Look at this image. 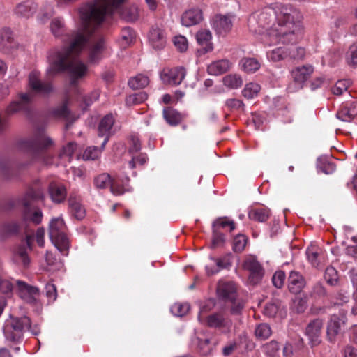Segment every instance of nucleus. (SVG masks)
I'll use <instances>...</instances> for the list:
<instances>
[{"label":"nucleus","instance_id":"obj_1","mask_svg":"<svg viewBox=\"0 0 357 357\" xmlns=\"http://www.w3.org/2000/svg\"><path fill=\"white\" fill-rule=\"evenodd\" d=\"M125 0H93L79 8L81 26L73 33L68 47L53 52L49 56V76L67 70L70 79H79L87 72L86 65L76 59V56L93 39V33L107 16Z\"/></svg>","mask_w":357,"mask_h":357},{"label":"nucleus","instance_id":"obj_2","mask_svg":"<svg viewBox=\"0 0 357 357\" xmlns=\"http://www.w3.org/2000/svg\"><path fill=\"white\" fill-rule=\"evenodd\" d=\"M301 12L291 5L275 3L254 13L248 23L251 31L259 33L266 45L295 43L303 31Z\"/></svg>","mask_w":357,"mask_h":357},{"label":"nucleus","instance_id":"obj_3","mask_svg":"<svg viewBox=\"0 0 357 357\" xmlns=\"http://www.w3.org/2000/svg\"><path fill=\"white\" fill-rule=\"evenodd\" d=\"M67 227L61 217L54 218L49 224V237L54 245L63 255H68L69 240L66 236Z\"/></svg>","mask_w":357,"mask_h":357},{"label":"nucleus","instance_id":"obj_4","mask_svg":"<svg viewBox=\"0 0 357 357\" xmlns=\"http://www.w3.org/2000/svg\"><path fill=\"white\" fill-rule=\"evenodd\" d=\"M31 326V320L27 317L10 318L6 320L3 326V333L7 341L20 342L22 340L25 330Z\"/></svg>","mask_w":357,"mask_h":357},{"label":"nucleus","instance_id":"obj_5","mask_svg":"<svg viewBox=\"0 0 357 357\" xmlns=\"http://www.w3.org/2000/svg\"><path fill=\"white\" fill-rule=\"evenodd\" d=\"M129 178L116 177H111L108 174L104 173L98 175L94 179V184L96 188L104 189L107 187L110 188L112 193L116 195H121L125 191V185L128 182Z\"/></svg>","mask_w":357,"mask_h":357},{"label":"nucleus","instance_id":"obj_6","mask_svg":"<svg viewBox=\"0 0 357 357\" xmlns=\"http://www.w3.org/2000/svg\"><path fill=\"white\" fill-rule=\"evenodd\" d=\"M43 197V194L40 190L29 189L27 190L22 199V203L26 208L24 213V218L26 221H31L35 224H38L41 222L43 217L42 211L40 209L31 210L29 208V206L31 201L41 199Z\"/></svg>","mask_w":357,"mask_h":357},{"label":"nucleus","instance_id":"obj_7","mask_svg":"<svg viewBox=\"0 0 357 357\" xmlns=\"http://www.w3.org/2000/svg\"><path fill=\"white\" fill-rule=\"evenodd\" d=\"M336 213L340 224L349 223L351 220V198L349 194L344 195L341 187H340L339 195L336 202Z\"/></svg>","mask_w":357,"mask_h":357},{"label":"nucleus","instance_id":"obj_8","mask_svg":"<svg viewBox=\"0 0 357 357\" xmlns=\"http://www.w3.org/2000/svg\"><path fill=\"white\" fill-rule=\"evenodd\" d=\"M204 307H203L198 316L199 321L211 328H218L229 330L231 326V321L225 317L221 312L213 313L206 318L204 317L203 313Z\"/></svg>","mask_w":357,"mask_h":357},{"label":"nucleus","instance_id":"obj_9","mask_svg":"<svg viewBox=\"0 0 357 357\" xmlns=\"http://www.w3.org/2000/svg\"><path fill=\"white\" fill-rule=\"evenodd\" d=\"M53 144V140L45 132L38 134L32 140L26 142L30 153L36 157L42 155Z\"/></svg>","mask_w":357,"mask_h":357},{"label":"nucleus","instance_id":"obj_10","mask_svg":"<svg viewBox=\"0 0 357 357\" xmlns=\"http://www.w3.org/2000/svg\"><path fill=\"white\" fill-rule=\"evenodd\" d=\"M234 19V15L231 13L217 14L211 20V24L217 34L225 36L231 30Z\"/></svg>","mask_w":357,"mask_h":357},{"label":"nucleus","instance_id":"obj_11","mask_svg":"<svg viewBox=\"0 0 357 357\" xmlns=\"http://www.w3.org/2000/svg\"><path fill=\"white\" fill-rule=\"evenodd\" d=\"M196 40L200 48L197 50V54L199 56L204 55L213 50V45L212 43V33L211 31L206 28H201L195 35Z\"/></svg>","mask_w":357,"mask_h":357},{"label":"nucleus","instance_id":"obj_12","mask_svg":"<svg viewBox=\"0 0 357 357\" xmlns=\"http://www.w3.org/2000/svg\"><path fill=\"white\" fill-rule=\"evenodd\" d=\"M185 76V70L183 67L173 68H165L160 74V78L163 83L170 85L181 84Z\"/></svg>","mask_w":357,"mask_h":357},{"label":"nucleus","instance_id":"obj_13","mask_svg":"<svg viewBox=\"0 0 357 357\" xmlns=\"http://www.w3.org/2000/svg\"><path fill=\"white\" fill-rule=\"evenodd\" d=\"M243 266L250 272L249 282L253 284H257L262 278L263 270L255 258L248 257L243 262Z\"/></svg>","mask_w":357,"mask_h":357},{"label":"nucleus","instance_id":"obj_14","mask_svg":"<svg viewBox=\"0 0 357 357\" xmlns=\"http://www.w3.org/2000/svg\"><path fill=\"white\" fill-rule=\"evenodd\" d=\"M357 114V102H353V107L351 109L345 107L344 109L336 114V131L347 128L349 123Z\"/></svg>","mask_w":357,"mask_h":357},{"label":"nucleus","instance_id":"obj_15","mask_svg":"<svg viewBox=\"0 0 357 357\" xmlns=\"http://www.w3.org/2000/svg\"><path fill=\"white\" fill-rule=\"evenodd\" d=\"M18 294L24 301L29 303H36L40 292L38 288L29 286L24 282L17 281Z\"/></svg>","mask_w":357,"mask_h":357},{"label":"nucleus","instance_id":"obj_16","mask_svg":"<svg viewBox=\"0 0 357 357\" xmlns=\"http://www.w3.org/2000/svg\"><path fill=\"white\" fill-rule=\"evenodd\" d=\"M237 287L231 281L221 280L217 286V294L219 298L225 301H233L236 296Z\"/></svg>","mask_w":357,"mask_h":357},{"label":"nucleus","instance_id":"obj_17","mask_svg":"<svg viewBox=\"0 0 357 357\" xmlns=\"http://www.w3.org/2000/svg\"><path fill=\"white\" fill-rule=\"evenodd\" d=\"M29 84L31 89L41 95H47L52 91V86L50 83L42 82L40 79V73L32 71L29 76Z\"/></svg>","mask_w":357,"mask_h":357},{"label":"nucleus","instance_id":"obj_18","mask_svg":"<svg viewBox=\"0 0 357 357\" xmlns=\"http://www.w3.org/2000/svg\"><path fill=\"white\" fill-rule=\"evenodd\" d=\"M203 19L202 10L199 8H192L183 13L181 24L189 27L200 23Z\"/></svg>","mask_w":357,"mask_h":357},{"label":"nucleus","instance_id":"obj_19","mask_svg":"<svg viewBox=\"0 0 357 357\" xmlns=\"http://www.w3.org/2000/svg\"><path fill=\"white\" fill-rule=\"evenodd\" d=\"M351 82L349 79H340L336 82V103L344 104L351 100L352 96L348 90Z\"/></svg>","mask_w":357,"mask_h":357},{"label":"nucleus","instance_id":"obj_20","mask_svg":"<svg viewBox=\"0 0 357 357\" xmlns=\"http://www.w3.org/2000/svg\"><path fill=\"white\" fill-rule=\"evenodd\" d=\"M149 41L150 45L155 50L163 49L167 43V38L165 31L160 28H153L149 35Z\"/></svg>","mask_w":357,"mask_h":357},{"label":"nucleus","instance_id":"obj_21","mask_svg":"<svg viewBox=\"0 0 357 357\" xmlns=\"http://www.w3.org/2000/svg\"><path fill=\"white\" fill-rule=\"evenodd\" d=\"M314 72V67L312 65H303L295 68L291 71V76L295 82L300 86L311 76Z\"/></svg>","mask_w":357,"mask_h":357},{"label":"nucleus","instance_id":"obj_22","mask_svg":"<svg viewBox=\"0 0 357 357\" xmlns=\"http://www.w3.org/2000/svg\"><path fill=\"white\" fill-rule=\"evenodd\" d=\"M231 266V262L228 258L215 259L210 257L208 262L206 265V274L210 276L219 272L220 269L227 268Z\"/></svg>","mask_w":357,"mask_h":357},{"label":"nucleus","instance_id":"obj_23","mask_svg":"<svg viewBox=\"0 0 357 357\" xmlns=\"http://www.w3.org/2000/svg\"><path fill=\"white\" fill-rule=\"evenodd\" d=\"M114 123V116L112 114H107L102 119L99 123L98 135L105 137L102 143V148H105V144L108 142L109 136L112 133Z\"/></svg>","mask_w":357,"mask_h":357},{"label":"nucleus","instance_id":"obj_24","mask_svg":"<svg viewBox=\"0 0 357 357\" xmlns=\"http://www.w3.org/2000/svg\"><path fill=\"white\" fill-rule=\"evenodd\" d=\"M49 195L54 203L63 202L67 195L65 186L61 183L52 182L49 185Z\"/></svg>","mask_w":357,"mask_h":357},{"label":"nucleus","instance_id":"obj_25","mask_svg":"<svg viewBox=\"0 0 357 357\" xmlns=\"http://www.w3.org/2000/svg\"><path fill=\"white\" fill-rule=\"evenodd\" d=\"M305 282L303 277L297 271H291L288 279V287L293 294L301 292L305 287Z\"/></svg>","mask_w":357,"mask_h":357},{"label":"nucleus","instance_id":"obj_26","mask_svg":"<svg viewBox=\"0 0 357 357\" xmlns=\"http://www.w3.org/2000/svg\"><path fill=\"white\" fill-rule=\"evenodd\" d=\"M69 211L71 215L77 220H82L86 215V210L81 204L79 198L70 196L68 199Z\"/></svg>","mask_w":357,"mask_h":357},{"label":"nucleus","instance_id":"obj_27","mask_svg":"<svg viewBox=\"0 0 357 357\" xmlns=\"http://www.w3.org/2000/svg\"><path fill=\"white\" fill-rule=\"evenodd\" d=\"M232 63L227 59H222L211 63L207 68L209 74L218 75L225 73L231 68Z\"/></svg>","mask_w":357,"mask_h":357},{"label":"nucleus","instance_id":"obj_28","mask_svg":"<svg viewBox=\"0 0 357 357\" xmlns=\"http://www.w3.org/2000/svg\"><path fill=\"white\" fill-rule=\"evenodd\" d=\"M322 321L320 319H314L307 325L305 331L306 335L309 337L313 344H317L319 335Z\"/></svg>","mask_w":357,"mask_h":357},{"label":"nucleus","instance_id":"obj_29","mask_svg":"<svg viewBox=\"0 0 357 357\" xmlns=\"http://www.w3.org/2000/svg\"><path fill=\"white\" fill-rule=\"evenodd\" d=\"M36 10V5L30 1L19 3L15 8V13L22 17L28 18L33 15Z\"/></svg>","mask_w":357,"mask_h":357},{"label":"nucleus","instance_id":"obj_30","mask_svg":"<svg viewBox=\"0 0 357 357\" xmlns=\"http://www.w3.org/2000/svg\"><path fill=\"white\" fill-rule=\"evenodd\" d=\"M309 262L313 266H318L321 259L322 250L316 245H310L306 250Z\"/></svg>","mask_w":357,"mask_h":357},{"label":"nucleus","instance_id":"obj_31","mask_svg":"<svg viewBox=\"0 0 357 357\" xmlns=\"http://www.w3.org/2000/svg\"><path fill=\"white\" fill-rule=\"evenodd\" d=\"M32 96L29 93L22 94L19 101L12 102L7 107L8 114H13L25 108L26 105L31 100Z\"/></svg>","mask_w":357,"mask_h":357},{"label":"nucleus","instance_id":"obj_32","mask_svg":"<svg viewBox=\"0 0 357 357\" xmlns=\"http://www.w3.org/2000/svg\"><path fill=\"white\" fill-rule=\"evenodd\" d=\"M270 210L267 208H252L248 213V217L250 220L264 222L270 217Z\"/></svg>","mask_w":357,"mask_h":357},{"label":"nucleus","instance_id":"obj_33","mask_svg":"<svg viewBox=\"0 0 357 357\" xmlns=\"http://www.w3.org/2000/svg\"><path fill=\"white\" fill-rule=\"evenodd\" d=\"M76 148L77 144L73 142H70L66 146H63L59 155L61 165H66L67 163L70 162Z\"/></svg>","mask_w":357,"mask_h":357},{"label":"nucleus","instance_id":"obj_34","mask_svg":"<svg viewBox=\"0 0 357 357\" xmlns=\"http://www.w3.org/2000/svg\"><path fill=\"white\" fill-rule=\"evenodd\" d=\"M223 84L230 89H236L240 88L243 84V79L238 74H229L222 78Z\"/></svg>","mask_w":357,"mask_h":357},{"label":"nucleus","instance_id":"obj_35","mask_svg":"<svg viewBox=\"0 0 357 357\" xmlns=\"http://www.w3.org/2000/svg\"><path fill=\"white\" fill-rule=\"evenodd\" d=\"M241 69L246 73H255L260 68V63L254 58H243L241 60Z\"/></svg>","mask_w":357,"mask_h":357},{"label":"nucleus","instance_id":"obj_36","mask_svg":"<svg viewBox=\"0 0 357 357\" xmlns=\"http://www.w3.org/2000/svg\"><path fill=\"white\" fill-rule=\"evenodd\" d=\"M163 116L166 121L172 126H176L182 121L181 114L171 108H166L163 110Z\"/></svg>","mask_w":357,"mask_h":357},{"label":"nucleus","instance_id":"obj_37","mask_svg":"<svg viewBox=\"0 0 357 357\" xmlns=\"http://www.w3.org/2000/svg\"><path fill=\"white\" fill-rule=\"evenodd\" d=\"M261 90V86L257 83L250 82L245 84L242 91L243 96L247 99H252L257 97Z\"/></svg>","mask_w":357,"mask_h":357},{"label":"nucleus","instance_id":"obj_38","mask_svg":"<svg viewBox=\"0 0 357 357\" xmlns=\"http://www.w3.org/2000/svg\"><path fill=\"white\" fill-rule=\"evenodd\" d=\"M50 30L55 37L61 36L65 33L63 20L61 17L54 18L50 23Z\"/></svg>","mask_w":357,"mask_h":357},{"label":"nucleus","instance_id":"obj_39","mask_svg":"<svg viewBox=\"0 0 357 357\" xmlns=\"http://www.w3.org/2000/svg\"><path fill=\"white\" fill-rule=\"evenodd\" d=\"M268 58L272 61H280L289 57L288 48H275L267 54Z\"/></svg>","mask_w":357,"mask_h":357},{"label":"nucleus","instance_id":"obj_40","mask_svg":"<svg viewBox=\"0 0 357 357\" xmlns=\"http://www.w3.org/2000/svg\"><path fill=\"white\" fill-rule=\"evenodd\" d=\"M54 13L52 5L47 3L40 8L38 15V20L41 24H45L53 16Z\"/></svg>","mask_w":357,"mask_h":357},{"label":"nucleus","instance_id":"obj_41","mask_svg":"<svg viewBox=\"0 0 357 357\" xmlns=\"http://www.w3.org/2000/svg\"><path fill=\"white\" fill-rule=\"evenodd\" d=\"M149 83V79L147 76L143 75H138L131 78L129 82V86L133 89H139L146 86Z\"/></svg>","mask_w":357,"mask_h":357},{"label":"nucleus","instance_id":"obj_42","mask_svg":"<svg viewBox=\"0 0 357 357\" xmlns=\"http://www.w3.org/2000/svg\"><path fill=\"white\" fill-rule=\"evenodd\" d=\"M4 53L10 54L13 56H17L24 52V48L15 40L11 43L4 44V47L1 49Z\"/></svg>","mask_w":357,"mask_h":357},{"label":"nucleus","instance_id":"obj_43","mask_svg":"<svg viewBox=\"0 0 357 357\" xmlns=\"http://www.w3.org/2000/svg\"><path fill=\"white\" fill-rule=\"evenodd\" d=\"M317 167L324 173L332 174L334 170L333 164L328 156H321L317 160Z\"/></svg>","mask_w":357,"mask_h":357},{"label":"nucleus","instance_id":"obj_44","mask_svg":"<svg viewBox=\"0 0 357 357\" xmlns=\"http://www.w3.org/2000/svg\"><path fill=\"white\" fill-rule=\"evenodd\" d=\"M104 48V42L102 38L98 39V40L94 44L91 49L89 59L91 62H96L100 58V54Z\"/></svg>","mask_w":357,"mask_h":357},{"label":"nucleus","instance_id":"obj_45","mask_svg":"<svg viewBox=\"0 0 357 357\" xmlns=\"http://www.w3.org/2000/svg\"><path fill=\"white\" fill-rule=\"evenodd\" d=\"M121 17L128 22H134L139 17L138 8L135 6L126 7L122 10Z\"/></svg>","mask_w":357,"mask_h":357},{"label":"nucleus","instance_id":"obj_46","mask_svg":"<svg viewBox=\"0 0 357 357\" xmlns=\"http://www.w3.org/2000/svg\"><path fill=\"white\" fill-rule=\"evenodd\" d=\"M248 242V238L241 234L236 235L233 240V250L234 252H242Z\"/></svg>","mask_w":357,"mask_h":357},{"label":"nucleus","instance_id":"obj_47","mask_svg":"<svg viewBox=\"0 0 357 357\" xmlns=\"http://www.w3.org/2000/svg\"><path fill=\"white\" fill-rule=\"evenodd\" d=\"M103 149L104 148H102V146L100 149L96 146H91L87 148L84 152L83 159L85 160H94L98 159L100 157V153Z\"/></svg>","mask_w":357,"mask_h":357},{"label":"nucleus","instance_id":"obj_48","mask_svg":"<svg viewBox=\"0 0 357 357\" xmlns=\"http://www.w3.org/2000/svg\"><path fill=\"white\" fill-rule=\"evenodd\" d=\"M213 226L218 228L225 229L229 227V231H232L235 229V223L234 221L229 220L227 217L219 218L213 223Z\"/></svg>","mask_w":357,"mask_h":357},{"label":"nucleus","instance_id":"obj_49","mask_svg":"<svg viewBox=\"0 0 357 357\" xmlns=\"http://www.w3.org/2000/svg\"><path fill=\"white\" fill-rule=\"evenodd\" d=\"M147 99V95L144 92L134 93L126 98V102L128 105H137L144 102Z\"/></svg>","mask_w":357,"mask_h":357},{"label":"nucleus","instance_id":"obj_50","mask_svg":"<svg viewBox=\"0 0 357 357\" xmlns=\"http://www.w3.org/2000/svg\"><path fill=\"white\" fill-rule=\"evenodd\" d=\"M190 310V305L188 303H174L172 307V312L178 317H182L185 315Z\"/></svg>","mask_w":357,"mask_h":357},{"label":"nucleus","instance_id":"obj_51","mask_svg":"<svg viewBox=\"0 0 357 357\" xmlns=\"http://www.w3.org/2000/svg\"><path fill=\"white\" fill-rule=\"evenodd\" d=\"M173 43L176 50L180 52H185L188 48L187 38L183 36H176L173 38Z\"/></svg>","mask_w":357,"mask_h":357},{"label":"nucleus","instance_id":"obj_52","mask_svg":"<svg viewBox=\"0 0 357 357\" xmlns=\"http://www.w3.org/2000/svg\"><path fill=\"white\" fill-rule=\"evenodd\" d=\"M255 335L259 338L267 339L271 335L270 326L266 324L258 325L255 329Z\"/></svg>","mask_w":357,"mask_h":357},{"label":"nucleus","instance_id":"obj_53","mask_svg":"<svg viewBox=\"0 0 357 357\" xmlns=\"http://www.w3.org/2000/svg\"><path fill=\"white\" fill-rule=\"evenodd\" d=\"M146 160V155L144 153H139L132 156L131 160L129 161L128 165L130 169H134L137 166L144 165Z\"/></svg>","mask_w":357,"mask_h":357},{"label":"nucleus","instance_id":"obj_54","mask_svg":"<svg viewBox=\"0 0 357 357\" xmlns=\"http://www.w3.org/2000/svg\"><path fill=\"white\" fill-rule=\"evenodd\" d=\"M231 303V306L230 308L231 314H241L242 310L244 307V301L242 299L237 298V296H235V298L233 301H230Z\"/></svg>","mask_w":357,"mask_h":357},{"label":"nucleus","instance_id":"obj_55","mask_svg":"<svg viewBox=\"0 0 357 357\" xmlns=\"http://www.w3.org/2000/svg\"><path fill=\"white\" fill-rule=\"evenodd\" d=\"M14 40H15L10 30L8 29H3L1 33L0 48L1 49L2 47H3L4 44H6V43H11Z\"/></svg>","mask_w":357,"mask_h":357},{"label":"nucleus","instance_id":"obj_56","mask_svg":"<svg viewBox=\"0 0 357 357\" xmlns=\"http://www.w3.org/2000/svg\"><path fill=\"white\" fill-rule=\"evenodd\" d=\"M289 57L294 59H302L305 54V50L304 48L298 47L292 49L288 48Z\"/></svg>","mask_w":357,"mask_h":357},{"label":"nucleus","instance_id":"obj_57","mask_svg":"<svg viewBox=\"0 0 357 357\" xmlns=\"http://www.w3.org/2000/svg\"><path fill=\"white\" fill-rule=\"evenodd\" d=\"M284 280L285 273L282 271H276L272 278L273 283L277 288H281L283 286Z\"/></svg>","mask_w":357,"mask_h":357},{"label":"nucleus","instance_id":"obj_58","mask_svg":"<svg viewBox=\"0 0 357 357\" xmlns=\"http://www.w3.org/2000/svg\"><path fill=\"white\" fill-rule=\"evenodd\" d=\"M279 306L277 303H270L266 305L264 313L269 317H274L277 314Z\"/></svg>","mask_w":357,"mask_h":357},{"label":"nucleus","instance_id":"obj_59","mask_svg":"<svg viewBox=\"0 0 357 357\" xmlns=\"http://www.w3.org/2000/svg\"><path fill=\"white\" fill-rule=\"evenodd\" d=\"M46 296L52 301H54L56 298V289L53 284H47L45 286Z\"/></svg>","mask_w":357,"mask_h":357},{"label":"nucleus","instance_id":"obj_60","mask_svg":"<svg viewBox=\"0 0 357 357\" xmlns=\"http://www.w3.org/2000/svg\"><path fill=\"white\" fill-rule=\"evenodd\" d=\"M335 275V268L333 266L326 268L324 273V279L326 282L333 286L334 284L333 276Z\"/></svg>","mask_w":357,"mask_h":357},{"label":"nucleus","instance_id":"obj_61","mask_svg":"<svg viewBox=\"0 0 357 357\" xmlns=\"http://www.w3.org/2000/svg\"><path fill=\"white\" fill-rule=\"evenodd\" d=\"M135 37V33L132 29L126 27L122 30L121 38L126 43H130Z\"/></svg>","mask_w":357,"mask_h":357},{"label":"nucleus","instance_id":"obj_62","mask_svg":"<svg viewBox=\"0 0 357 357\" xmlns=\"http://www.w3.org/2000/svg\"><path fill=\"white\" fill-rule=\"evenodd\" d=\"M237 349V343L235 341L228 343L222 349V354L225 356L231 355Z\"/></svg>","mask_w":357,"mask_h":357},{"label":"nucleus","instance_id":"obj_63","mask_svg":"<svg viewBox=\"0 0 357 357\" xmlns=\"http://www.w3.org/2000/svg\"><path fill=\"white\" fill-rule=\"evenodd\" d=\"M141 149V144L137 136L133 135L130 138V152H137Z\"/></svg>","mask_w":357,"mask_h":357},{"label":"nucleus","instance_id":"obj_64","mask_svg":"<svg viewBox=\"0 0 357 357\" xmlns=\"http://www.w3.org/2000/svg\"><path fill=\"white\" fill-rule=\"evenodd\" d=\"M209 344V339H204V340H199L198 346L201 349L202 352L203 353V354H206L210 351L211 347Z\"/></svg>","mask_w":357,"mask_h":357}]
</instances>
